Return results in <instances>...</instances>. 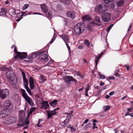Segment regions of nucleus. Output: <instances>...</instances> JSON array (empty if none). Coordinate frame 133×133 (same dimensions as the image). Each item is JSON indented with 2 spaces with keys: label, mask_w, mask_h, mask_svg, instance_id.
<instances>
[{
  "label": "nucleus",
  "mask_w": 133,
  "mask_h": 133,
  "mask_svg": "<svg viewBox=\"0 0 133 133\" xmlns=\"http://www.w3.org/2000/svg\"><path fill=\"white\" fill-rule=\"evenodd\" d=\"M3 105L6 108L2 111L0 113V116L4 118L11 112L12 109V105L11 102L9 100L5 101L4 102Z\"/></svg>",
  "instance_id": "nucleus-1"
},
{
  "label": "nucleus",
  "mask_w": 133,
  "mask_h": 133,
  "mask_svg": "<svg viewBox=\"0 0 133 133\" xmlns=\"http://www.w3.org/2000/svg\"><path fill=\"white\" fill-rule=\"evenodd\" d=\"M85 28L84 24L80 22L76 25L74 28L75 34L77 35H79L84 31Z\"/></svg>",
  "instance_id": "nucleus-2"
},
{
  "label": "nucleus",
  "mask_w": 133,
  "mask_h": 133,
  "mask_svg": "<svg viewBox=\"0 0 133 133\" xmlns=\"http://www.w3.org/2000/svg\"><path fill=\"white\" fill-rule=\"evenodd\" d=\"M20 91L22 93V96L28 103L31 106H34L35 104L33 102L32 99L27 95L25 91L21 88Z\"/></svg>",
  "instance_id": "nucleus-3"
},
{
  "label": "nucleus",
  "mask_w": 133,
  "mask_h": 133,
  "mask_svg": "<svg viewBox=\"0 0 133 133\" xmlns=\"http://www.w3.org/2000/svg\"><path fill=\"white\" fill-rule=\"evenodd\" d=\"M106 9V7L105 4L103 3H102L95 7V10L98 14H101L102 13H103Z\"/></svg>",
  "instance_id": "nucleus-4"
},
{
  "label": "nucleus",
  "mask_w": 133,
  "mask_h": 133,
  "mask_svg": "<svg viewBox=\"0 0 133 133\" xmlns=\"http://www.w3.org/2000/svg\"><path fill=\"white\" fill-rule=\"evenodd\" d=\"M101 17L103 21L104 22H108L110 21L111 15L109 12H104L102 15Z\"/></svg>",
  "instance_id": "nucleus-5"
},
{
  "label": "nucleus",
  "mask_w": 133,
  "mask_h": 133,
  "mask_svg": "<svg viewBox=\"0 0 133 133\" xmlns=\"http://www.w3.org/2000/svg\"><path fill=\"white\" fill-rule=\"evenodd\" d=\"M59 109V108H57L52 110H46V112L48 116L47 119H51L52 116L57 114L58 112L57 111H58Z\"/></svg>",
  "instance_id": "nucleus-6"
},
{
  "label": "nucleus",
  "mask_w": 133,
  "mask_h": 133,
  "mask_svg": "<svg viewBox=\"0 0 133 133\" xmlns=\"http://www.w3.org/2000/svg\"><path fill=\"white\" fill-rule=\"evenodd\" d=\"M9 94V90L7 89L0 90V98L2 99H4Z\"/></svg>",
  "instance_id": "nucleus-7"
},
{
  "label": "nucleus",
  "mask_w": 133,
  "mask_h": 133,
  "mask_svg": "<svg viewBox=\"0 0 133 133\" xmlns=\"http://www.w3.org/2000/svg\"><path fill=\"white\" fill-rule=\"evenodd\" d=\"M16 121V118L12 116L6 118L4 119L3 122L5 124H10L15 122Z\"/></svg>",
  "instance_id": "nucleus-8"
},
{
  "label": "nucleus",
  "mask_w": 133,
  "mask_h": 133,
  "mask_svg": "<svg viewBox=\"0 0 133 133\" xmlns=\"http://www.w3.org/2000/svg\"><path fill=\"white\" fill-rule=\"evenodd\" d=\"M27 54L25 52H18L17 55L15 56V59H23L26 58Z\"/></svg>",
  "instance_id": "nucleus-9"
},
{
  "label": "nucleus",
  "mask_w": 133,
  "mask_h": 133,
  "mask_svg": "<svg viewBox=\"0 0 133 133\" xmlns=\"http://www.w3.org/2000/svg\"><path fill=\"white\" fill-rule=\"evenodd\" d=\"M41 54L39 55V59L41 62L43 63H46L48 60V56L47 54H43L44 53L43 51L41 52Z\"/></svg>",
  "instance_id": "nucleus-10"
},
{
  "label": "nucleus",
  "mask_w": 133,
  "mask_h": 133,
  "mask_svg": "<svg viewBox=\"0 0 133 133\" xmlns=\"http://www.w3.org/2000/svg\"><path fill=\"white\" fill-rule=\"evenodd\" d=\"M61 38L65 42L67 47L69 51H71L70 47L69 46V45L68 44V43H69V38L67 36L64 35H62Z\"/></svg>",
  "instance_id": "nucleus-11"
},
{
  "label": "nucleus",
  "mask_w": 133,
  "mask_h": 133,
  "mask_svg": "<svg viewBox=\"0 0 133 133\" xmlns=\"http://www.w3.org/2000/svg\"><path fill=\"white\" fill-rule=\"evenodd\" d=\"M6 75L8 79L16 76L15 73L12 70H8L7 71L6 73Z\"/></svg>",
  "instance_id": "nucleus-12"
},
{
  "label": "nucleus",
  "mask_w": 133,
  "mask_h": 133,
  "mask_svg": "<svg viewBox=\"0 0 133 133\" xmlns=\"http://www.w3.org/2000/svg\"><path fill=\"white\" fill-rule=\"evenodd\" d=\"M72 111H71L70 113H69V114H68V115L67 116L66 119L62 123V124H63V127H66V124L68 123L69 120L71 117V115L72 114Z\"/></svg>",
  "instance_id": "nucleus-13"
},
{
  "label": "nucleus",
  "mask_w": 133,
  "mask_h": 133,
  "mask_svg": "<svg viewBox=\"0 0 133 133\" xmlns=\"http://www.w3.org/2000/svg\"><path fill=\"white\" fill-rule=\"evenodd\" d=\"M25 112L23 110H21L19 111V121H23V119H25Z\"/></svg>",
  "instance_id": "nucleus-14"
},
{
  "label": "nucleus",
  "mask_w": 133,
  "mask_h": 133,
  "mask_svg": "<svg viewBox=\"0 0 133 133\" xmlns=\"http://www.w3.org/2000/svg\"><path fill=\"white\" fill-rule=\"evenodd\" d=\"M29 85L31 89H33L35 87V81L32 76H30L29 79Z\"/></svg>",
  "instance_id": "nucleus-15"
},
{
  "label": "nucleus",
  "mask_w": 133,
  "mask_h": 133,
  "mask_svg": "<svg viewBox=\"0 0 133 133\" xmlns=\"http://www.w3.org/2000/svg\"><path fill=\"white\" fill-rule=\"evenodd\" d=\"M22 122L21 121H18V123L17 125L18 127H23L25 125H27L29 123V122L27 119H23Z\"/></svg>",
  "instance_id": "nucleus-16"
},
{
  "label": "nucleus",
  "mask_w": 133,
  "mask_h": 133,
  "mask_svg": "<svg viewBox=\"0 0 133 133\" xmlns=\"http://www.w3.org/2000/svg\"><path fill=\"white\" fill-rule=\"evenodd\" d=\"M49 106V105L47 101H43V102L41 103L40 108L44 110H46Z\"/></svg>",
  "instance_id": "nucleus-17"
},
{
  "label": "nucleus",
  "mask_w": 133,
  "mask_h": 133,
  "mask_svg": "<svg viewBox=\"0 0 133 133\" xmlns=\"http://www.w3.org/2000/svg\"><path fill=\"white\" fill-rule=\"evenodd\" d=\"M41 52H36L33 54L31 56L30 59L27 61L29 62H31L33 58H35L38 56H39L41 54Z\"/></svg>",
  "instance_id": "nucleus-18"
},
{
  "label": "nucleus",
  "mask_w": 133,
  "mask_h": 133,
  "mask_svg": "<svg viewBox=\"0 0 133 133\" xmlns=\"http://www.w3.org/2000/svg\"><path fill=\"white\" fill-rule=\"evenodd\" d=\"M8 79L10 83L12 85L16 84L17 82L16 76Z\"/></svg>",
  "instance_id": "nucleus-19"
},
{
  "label": "nucleus",
  "mask_w": 133,
  "mask_h": 133,
  "mask_svg": "<svg viewBox=\"0 0 133 133\" xmlns=\"http://www.w3.org/2000/svg\"><path fill=\"white\" fill-rule=\"evenodd\" d=\"M76 14L75 12L69 11L66 13V15L68 17L73 19L76 17Z\"/></svg>",
  "instance_id": "nucleus-20"
},
{
  "label": "nucleus",
  "mask_w": 133,
  "mask_h": 133,
  "mask_svg": "<svg viewBox=\"0 0 133 133\" xmlns=\"http://www.w3.org/2000/svg\"><path fill=\"white\" fill-rule=\"evenodd\" d=\"M72 79V77L71 76H67L64 79L65 82L67 83L68 85H70L71 81Z\"/></svg>",
  "instance_id": "nucleus-21"
},
{
  "label": "nucleus",
  "mask_w": 133,
  "mask_h": 133,
  "mask_svg": "<svg viewBox=\"0 0 133 133\" xmlns=\"http://www.w3.org/2000/svg\"><path fill=\"white\" fill-rule=\"evenodd\" d=\"M41 7L42 11L44 12L45 13L48 11L47 7L45 4H42L41 5Z\"/></svg>",
  "instance_id": "nucleus-22"
},
{
  "label": "nucleus",
  "mask_w": 133,
  "mask_h": 133,
  "mask_svg": "<svg viewBox=\"0 0 133 133\" xmlns=\"http://www.w3.org/2000/svg\"><path fill=\"white\" fill-rule=\"evenodd\" d=\"M103 55V53L102 52L101 54H99V56L98 57H97L95 59V67H97V65L99 61V60L100 59L101 57V56Z\"/></svg>",
  "instance_id": "nucleus-23"
},
{
  "label": "nucleus",
  "mask_w": 133,
  "mask_h": 133,
  "mask_svg": "<svg viewBox=\"0 0 133 133\" xmlns=\"http://www.w3.org/2000/svg\"><path fill=\"white\" fill-rule=\"evenodd\" d=\"M22 77L23 81V84L25 86V87L28 86V80L26 78V76L24 75V76H23Z\"/></svg>",
  "instance_id": "nucleus-24"
},
{
  "label": "nucleus",
  "mask_w": 133,
  "mask_h": 133,
  "mask_svg": "<svg viewBox=\"0 0 133 133\" xmlns=\"http://www.w3.org/2000/svg\"><path fill=\"white\" fill-rule=\"evenodd\" d=\"M7 12V10L4 8H2L1 11L0 12V15L4 16L6 15V13Z\"/></svg>",
  "instance_id": "nucleus-25"
},
{
  "label": "nucleus",
  "mask_w": 133,
  "mask_h": 133,
  "mask_svg": "<svg viewBox=\"0 0 133 133\" xmlns=\"http://www.w3.org/2000/svg\"><path fill=\"white\" fill-rule=\"evenodd\" d=\"M58 102V101L56 100H54L53 101L50 103V104L51 106L55 107V106L57 105Z\"/></svg>",
  "instance_id": "nucleus-26"
},
{
  "label": "nucleus",
  "mask_w": 133,
  "mask_h": 133,
  "mask_svg": "<svg viewBox=\"0 0 133 133\" xmlns=\"http://www.w3.org/2000/svg\"><path fill=\"white\" fill-rule=\"evenodd\" d=\"M60 1L66 5H68L70 3V1L68 0H60Z\"/></svg>",
  "instance_id": "nucleus-27"
},
{
  "label": "nucleus",
  "mask_w": 133,
  "mask_h": 133,
  "mask_svg": "<svg viewBox=\"0 0 133 133\" xmlns=\"http://www.w3.org/2000/svg\"><path fill=\"white\" fill-rule=\"evenodd\" d=\"M9 12L10 14L11 15V14L13 15H15L16 14V10L14 9H10L9 10Z\"/></svg>",
  "instance_id": "nucleus-28"
},
{
  "label": "nucleus",
  "mask_w": 133,
  "mask_h": 133,
  "mask_svg": "<svg viewBox=\"0 0 133 133\" xmlns=\"http://www.w3.org/2000/svg\"><path fill=\"white\" fill-rule=\"evenodd\" d=\"M90 16L89 15H87L84 16L83 17L82 19L84 21L88 20L90 19Z\"/></svg>",
  "instance_id": "nucleus-29"
},
{
  "label": "nucleus",
  "mask_w": 133,
  "mask_h": 133,
  "mask_svg": "<svg viewBox=\"0 0 133 133\" xmlns=\"http://www.w3.org/2000/svg\"><path fill=\"white\" fill-rule=\"evenodd\" d=\"M124 2L122 0L119 1L117 3V4L118 6H120L123 4Z\"/></svg>",
  "instance_id": "nucleus-30"
},
{
  "label": "nucleus",
  "mask_w": 133,
  "mask_h": 133,
  "mask_svg": "<svg viewBox=\"0 0 133 133\" xmlns=\"http://www.w3.org/2000/svg\"><path fill=\"white\" fill-rule=\"evenodd\" d=\"M103 109L105 111H107L110 109V107L109 106H104L103 107Z\"/></svg>",
  "instance_id": "nucleus-31"
},
{
  "label": "nucleus",
  "mask_w": 133,
  "mask_h": 133,
  "mask_svg": "<svg viewBox=\"0 0 133 133\" xmlns=\"http://www.w3.org/2000/svg\"><path fill=\"white\" fill-rule=\"evenodd\" d=\"M25 88L28 93L30 95H31L32 94L31 92V91L30 89L28 86H27V87H25Z\"/></svg>",
  "instance_id": "nucleus-32"
},
{
  "label": "nucleus",
  "mask_w": 133,
  "mask_h": 133,
  "mask_svg": "<svg viewBox=\"0 0 133 133\" xmlns=\"http://www.w3.org/2000/svg\"><path fill=\"white\" fill-rule=\"evenodd\" d=\"M84 44L85 45L88 46L90 45V43L88 40L85 39V40Z\"/></svg>",
  "instance_id": "nucleus-33"
},
{
  "label": "nucleus",
  "mask_w": 133,
  "mask_h": 133,
  "mask_svg": "<svg viewBox=\"0 0 133 133\" xmlns=\"http://www.w3.org/2000/svg\"><path fill=\"white\" fill-rule=\"evenodd\" d=\"M99 75L100 78L102 79H104L105 78V75L102 74L101 73L99 72Z\"/></svg>",
  "instance_id": "nucleus-34"
},
{
  "label": "nucleus",
  "mask_w": 133,
  "mask_h": 133,
  "mask_svg": "<svg viewBox=\"0 0 133 133\" xmlns=\"http://www.w3.org/2000/svg\"><path fill=\"white\" fill-rule=\"evenodd\" d=\"M67 128H70L71 130V131L72 132H75L76 130V128H74L72 127H68Z\"/></svg>",
  "instance_id": "nucleus-35"
},
{
  "label": "nucleus",
  "mask_w": 133,
  "mask_h": 133,
  "mask_svg": "<svg viewBox=\"0 0 133 133\" xmlns=\"http://www.w3.org/2000/svg\"><path fill=\"white\" fill-rule=\"evenodd\" d=\"M94 20L96 22L98 23L100 22H101L100 18L98 17H96L94 18Z\"/></svg>",
  "instance_id": "nucleus-36"
},
{
  "label": "nucleus",
  "mask_w": 133,
  "mask_h": 133,
  "mask_svg": "<svg viewBox=\"0 0 133 133\" xmlns=\"http://www.w3.org/2000/svg\"><path fill=\"white\" fill-rule=\"evenodd\" d=\"M54 62V61L51 59V60L46 65H45V66H50V65H51Z\"/></svg>",
  "instance_id": "nucleus-37"
},
{
  "label": "nucleus",
  "mask_w": 133,
  "mask_h": 133,
  "mask_svg": "<svg viewBox=\"0 0 133 133\" xmlns=\"http://www.w3.org/2000/svg\"><path fill=\"white\" fill-rule=\"evenodd\" d=\"M19 71L21 72L22 77L24 75H25V72L23 69L21 68H19Z\"/></svg>",
  "instance_id": "nucleus-38"
},
{
  "label": "nucleus",
  "mask_w": 133,
  "mask_h": 133,
  "mask_svg": "<svg viewBox=\"0 0 133 133\" xmlns=\"http://www.w3.org/2000/svg\"><path fill=\"white\" fill-rule=\"evenodd\" d=\"M51 14V12H49L46 14V16L50 19H51L52 17Z\"/></svg>",
  "instance_id": "nucleus-39"
},
{
  "label": "nucleus",
  "mask_w": 133,
  "mask_h": 133,
  "mask_svg": "<svg viewBox=\"0 0 133 133\" xmlns=\"http://www.w3.org/2000/svg\"><path fill=\"white\" fill-rule=\"evenodd\" d=\"M29 6V5L28 4H25L24 5V6L23 7V10H25V9H27Z\"/></svg>",
  "instance_id": "nucleus-40"
},
{
  "label": "nucleus",
  "mask_w": 133,
  "mask_h": 133,
  "mask_svg": "<svg viewBox=\"0 0 133 133\" xmlns=\"http://www.w3.org/2000/svg\"><path fill=\"white\" fill-rule=\"evenodd\" d=\"M90 88V86L89 84H88L85 88V92H88L89 89Z\"/></svg>",
  "instance_id": "nucleus-41"
},
{
  "label": "nucleus",
  "mask_w": 133,
  "mask_h": 133,
  "mask_svg": "<svg viewBox=\"0 0 133 133\" xmlns=\"http://www.w3.org/2000/svg\"><path fill=\"white\" fill-rule=\"evenodd\" d=\"M105 3L108 4L109 2H112L114 0H104Z\"/></svg>",
  "instance_id": "nucleus-42"
},
{
  "label": "nucleus",
  "mask_w": 133,
  "mask_h": 133,
  "mask_svg": "<svg viewBox=\"0 0 133 133\" xmlns=\"http://www.w3.org/2000/svg\"><path fill=\"white\" fill-rule=\"evenodd\" d=\"M13 46L14 47V52L16 53L17 54L19 52H17V48L14 45H13L12 47Z\"/></svg>",
  "instance_id": "nucleus-43"
},
{
  "label": "nucleus",
  "mask_w": 133,
  "mask_h": 133,
  "mask_svg": "<svg viewBox=\"0 0 133 133\" xmlns=\"http://www.w3.org/2000/svg\"><path fill=\"white\" fill-rule=\"evenodd\" d=\"M54 37H55V35H54V36L51 39V41L50 42H49L51 44L54 41V40L55 39V38L54 39Z\"/></svg>",
  "instance_id": "nucleus-44"
},
{
  "label": "nucleus",
  "mask_w": 133,
  "mask_h": 133,
  "mask_svg": "<svg viewBox=\"0 0 133 133\" xmlns=\"http://www.w3.org/2000/svg\"><path fill=\"white\" fill-rule=\"evenodd\" d=\"M114 75L116 77H119L120 75L119 74L116 72H115V74Z\"/></svg>",
  "instance_id": "nucleus-45"
},
{
  "label": "nucleus",
  "mask_w": 133,
  "mask_h": 133,
  "mask_svg": "<svg viewBox=\"0 0 133 133\" xmlns=\"http://www.w3.org/2000/svg\"><path fill=\"white\" fill-rule=\"evenodd\" d=\"M125 66L126 67L127 70L128 71H129L130 69L129 66L128 65H125Z\"/></svg>",
  "instance_id": "nucleus-46"
},
{
  "label": "nucleus",
  "mask_w": 133,
  "mask_h": 133,
  "mask_svg": "<svg viewBox=\"0 0 133 133\" xmlns=\"http://www.w3.org/2000/svg\"><path fill=\"white\" fill-rule=\"evenodd\" d=\"M93 126H96V123H95V122H97V121L95 120H93Z\"/></svg>",
  "instance_id": "nucleus-47"
},
{
  "label": "nucleus",
  "mask_w": 133,
  "mask_h": 133,
  "mask_svg": "<svg viewBox=\"0 0 133 133\" xmlns=\"http://www.w3.org/2000/svg\"><path fill=\"white\" fill-rule=\"evenodd\" d=\"M90 125L91 124L90 123H88L85 126V127L86 128H90Z\"/></svg>",
  "instance_id": "nucleus-48"
},
{
  "label": "nucleus",
  "mask_w": 133,
  "mask_h": 133,
  "mask_svg": "<svg viewBox=\"0 0 133 133\" xmlns=\"http://www.w3.org/2000/svg\"><path fill=\"white\" fill-rule=\"evenodd\" d=\"M131 26H132V25H131V24H130L129 26V28L128 29V31H127V32H128L130 31V29L131 27Z\"/></svg>",
  "instance_id": "nucleus-49"
},
{
  "label": "nucleus",
  "mask_w": 133,
  "mask_h": 133,
  "mask_svg": "<svg viewBox=\"0 0 133 133\" xmlns=\"http://www.w3.org/2000/svg\"><path fill=\"white\" fill-rule=\"evenodd\" d=\"M109 79H115V78L114 76H111L109 77Z\"/></svg>",
  "instance_id": "nucleus-50"
},
{
  "label": "nucleus",
  "mask_w": 133,
  "mask_h": 133,
  "mask_svg": "<svg viewBox=\"0 0 133 133\" xmlns=\"http://www.w3.org/2000/svg\"><path fill=\"white\" fill-rule=\"evenodd\" d=\"M89 119H86L83 123V124L87 123V122L89 121Z\"/></svg>",
  "instance_id": "nucleus-51"
},
{
  "label": "nucleus",
  "mask_w": 133,
  "mask_h": 133,
  "mask_svg": "<svg viewBox=\"0 0 133 133\" xmlns=\"http://www.w3.org/2000/svg\"><path fill=\"white\" fill-rule=\"evenodd\" d=\"M71 81H74L75 83H77V81H76V80L75 79L73 78L72 79Z\"/></svg>",
  "instance_id": "nucleus-52"
},
{
  "label": "nucleus",
  "mask_w": 133,
  "mask_h": 133,
  "mask_svg": "<svg viewBox=\"0 0 133 133\" xmlns=\"http://www.w3.org/2000/svg\"><path fill=\"white\" fill-rule=\"evenodd\" d=\"M78 48L79 49H83V46L82 45H80L78 46Z\"/></svg>",
  "instance_id": "nucleus-53"
},
{
  "label": "nucleus",
  "mask_w": 133,
  "mask_h": 133,
  "mask_svg": "<svg viewBox=\"0 0 133 133\" xmlns=\"http://www.w3.org/2000/svg\"><path fill=\"white\" fill-rule=\"evenodd\" d=\"M114 92L113 91L110 92L109 93V95L110 96H112L114 94Z\"/></svg>",
  "instance_id": "nucleus-54"
},
{
  "label": "nucleus",
  "mask_w": 133,
  "mask_h": 133,
  "mask_svg": "<svg viewBox=\"0 0 133 133\" xmlns=\"http://www.w3.org/2000/svg\"><path fill=\"white\" fill-rule=\"evenodd\" d=\"M77 75L79 77H80L82 78L83 77V76L80 74L79 73H77Z\"/></svg>",
  "instance_id": "nucleus-55"
},
{
  "label": "nucleus",
  "mask_w": 133,
  "mask_h": 133,
  "mask_svg": "<svg viewBox=\"0 0 133 133\" xmlns=\"http://www.w3.org/2000/svg\"><path fill=\"white\" fill-rule=\"evenodd\" d=\"M8 68H6L5 67H4L2 69V70L3 71L6 70L8 69Z\"/></svg>",
  "instance_id": "nucleus-56"
},
{
  "label": "nucleus",
  "mask_w": 133,
  "mask_h": 133,
  "mask_svg": "<svg viewBox=\"0 0 133 133\" xmlns=\"http://www.w3.org/2000/svg\"><path fill=\"white\" fill-rule=\"evenodd\" d=\"M132 110V108H128L127 109L128 111H129V112H131Z\"/></svg>",
  "instance_id": "nucleus-57"
},
{
  "label": "nucleus",
  "mask_w": 133,
  "mask_h": 133,
  "mask_svg": "<svg viewBox=\"0 0 133 133\" xmlns=\"http://www.w3.org/2000/svg\"><path fill=\"white\" fill-rule=\"evenodd\" d=\"M104 83L103 82H101L100 84V85L101 86H103L104 85Z\"/></svg>",
  "instance_id": "nucleus-58"
},
{
  "label": "nucleus",
  "mask_w": 133,
  "mask_h": 133,
  "mask_svg": "<svg viewBox=\"0 0 133 133\" xmlns=\"http://www.w3.org/2000/svg\"><path fill=\"white\" fill-rule=\"evenodd\" d=\"M110 29H110V28L108 27L107 29V31L108 32H109Z\"/></svg>",
  "instance_id": "nucleus-59"
},
{
  "label": "nucleus",
  "mask_w": 133,
  "mask_h": 133,
  "mask_svg": "<svg viewBox=\"0 0 133 133\" xmlns=\"http://www.w3.org/2000/svg\"><path fill=\"white\" fill-rule=\"evenodd\" d=\"M33 112V111L31 110V109L28 115H30Z\"/></svg>",
  "instance_id": "nucleus-60"
},
{
  "label": "nucleus",
  "mask_w": 133,
  "mask_h": 133,
  "mask_svg": "<svg viewBox=\"0 0 133 133\" xmlns=\"http://www.w3.org/2000/svg\"><path fill=\"white\" fill-rule=\"evenodd\" d=\"M130 113H129V112H127L126 113L125 115V116H128V115H130Z\"/></svg>",
  "instance_id": "nucleus-61"
},
{
  "label": "nucleus",
  "mask_w": 133,
  "mask_h": 133,
  "mask_svg": "<svg viewBox=\"0 0 133 133\" xmlns=\"http://www.w3.org/2000/svg\"><path fill=\"white\" fill-rule=\"evenodd\" d=\"M110 97V96L109 95H107L105 96V98L106 99H108Z\"/></svg>",
  "instance_id": "nucleus-62"
},
{
  "label": "nucleus",
  "mask_w": 133,
  "mask_h": 133,
  "mask_svg": "<svg viewBox=\"0 0 133 133\" xmlns=\"http://www.w3.org/2000/svg\"><path fill=\"white\" fill-rule=\"evenodd\" d=\"M127 97V95H125V96H124L122 98V100H123L124 99H125V98H126V97Z\"/></svg>",
  "instance_id": "nucleus-63"
},
{
  "label": "nucleus",
  "mask_w": 133,
  "mask_h": 133,
  "mask_svg": "<svg viewBox=\"0 0 133 133\" xmlns=\"http://www.w3.org/2000/svg\"><path fill=\"white\" fill-rule=\"evenodd\" d=\"M36 108L35 107H34L32 108L31 109V110L33 111H34L36 110Z\"/></svg>",
  "instance_id": "nucleus-64"
}]
</instances>
